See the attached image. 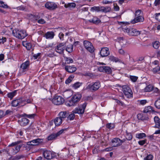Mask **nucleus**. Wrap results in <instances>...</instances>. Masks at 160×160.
<instances>
[{"label":"nucleus","instance_id":"obj_1","mask_svg":"<svg viewBox=\"0 0 160 160\" xmlns=\"http://www.w3.org/2000/svg\"><path fill=\"white\" fill-rule=\"evenodd\" d=\"M22 142V141L21 140L18 141L12 142L8 145V147H12L10 149L12 154L14 155L19 152L22 146V144H19Z\"/></svg>","mask_w":160,"mask_h":160},{"label":"nucleus","instance_id":"obj_2","mask_svg":"<svg viewBox=\"0 0 160 160\" xmlns=\"http://www.w3.org/2000/svg\"><path fill=\"white\" fill-rule=\"evenodd\" d=\"M81 97L82 95L80 94H77L73 96L70 100H68L66 102V105L69 107L76 105L77 104V102L81 98Z\"/></svg>","mask_w":160,"mask_h":160},{"label":"nucleus","instance_id":"obj_3","mask_svg":"<svg viewBox=\"0 0 160 160\" xmlns=\"http://www.w3.org/2000/svg\"><path fill=\"white\" fill-rule=\"evenodd\" d=\"M81 97L82 95L80 94H77L73 96L70 100H68L66 102V105L69 107L76 105L77 104V102L81 98Z\"/></svg>","mask_w":160,"mask_h":160},{"label":"nucleus","instance_id":"obj_4","mask_svg":"<svg viewBox=\"0 0 160 160\" xmlns=\"http://www.w3.org/2000/svg\"><path fill=\"white\" fill-rule=\"evenodd\" d=\"M12 34L14 37L21 39L24 38L28 35L26 31L19 30L17 29H14L13 31Z\"/></svg>","mask_w":160,"mask_h":160},{"label":"nucleus","instance_id":"obj_5","mask_svg":"<svg viewBox=\"0 0 160 160\" xmlns=\"http://www.w3.org/2000/svg\"><path fill=\"white\" fill-rule=\"evenodd\" d=\"M43 141V139L39 138L33 140L29 142H27V145L24 147L26 149L29 150L31 148V146L37 145L40 143L42 142Z\"/></svg>","mask_w":160,"mask_h":160},{"label":"nucleus","instance_id":"obj_6","mask_svg":"<svg viewBox=\"0 0 160 160\" xmlns=\"http://www.w3.org/2000/svg\"><path fill=\"white\" fill-rule=\"evenodd\" d=\"M26 104V100L23 98L14 99L12 101V105L13 107L18 106L21 107Z\"/></svg>","mask_w":160,"mask_h":160},{"label":"nucleus","instance_id":"obj_7","mask_svg":"<svg viewBox=\"0 0 160 160\" xmlns=\"http://www.w3.org/2000/svg\"><path fill=\"white\" fill-rule=\"evenodd\" d=\"M43 155L45 158L50 160L56 158L58 154L57 153L50 151L45 150L43 152Z\"/></svg>","mask_w":160,"mask_h":160},{"label":"nucleus","instance_id":"obj_8","mask_svg":"<svg viewBox=\"0 0 160 160\" xmlns=\"http://www.w3.org/2000/svg\"><path fill=\"white\" fill-rule=\"evenodd\" d=\"M122 91L125 96L128 98L132 97L133 92L131 89L127 85H123L122 86Z\"/></svg>","mask_w":160,"mask_h":160},{"label":"nucleus","instance_id":"obj_9","mask_svg":"<svg viewBox=\"0 0 160 160\" xmlns=\"http://www.w3.org/2000/svg\"><path fill=\"white\" fill-rule=\"evenodd\" d=\"M100 82L99 81L96 82L88 85L87 88L92 92L98 90L100 87Z\"/></svg>","mask_w":160,"mask_h":160},{"label":"nucleus","instance_id":"obj_10","mask_svg":"<svg viewBox=\"0 0 160 160\" xmlns=\"http://www.w3.org/2000/svg\"><path fill=\"white\" fill-rule=\"evenodd\" d=\"M44 7L47 9L51 11L55 10L58 8L57 3L50 1L46 2L44 4Z\"/></svg>","mask_w":160,"mask_h":160},{"label":"nucleus","instance_id":"obj_11","mask_svg":"<svg viewBox=\"0 0 160 160\" xmlns=\"http://www.w3.org/2000/svg\"><path fill=\"white\" fill-rule=\"evenodd\" d=\"M66 47V43L65 42L59 43L56 47L55 51L59 54H63Z\"/></svg>","mask_w":160,"mask_h":160},{"label":"nucleus","instance_id":"obj_12","mask_svg":"<svg viewBox=\"0 0 160 160\" xmlns=\"http://www.w3.org/2000/svg\"><path fill=\"white\" fill-rule=\"evenodd\" d=\"M52 102L56 105H61L64 102V99L61 96L55 95L52 100Z\"/></svg>","mask_w":160,"mask_h":160},{"label":"nucleus","instance_id":"obj_13","mask_svg":"<svg viewBox=\"0 0 160 160\" xmlns=\"http://www.w3.org/2000/svg\"><path fill=\"white\" fill-rule=\"evenodd\" d=\"M87 105V103L86 102H84L81 106L75 108L74 110L72 111V112L79 114H82L84 112L85 109Z\"/></svg>","mask_w":160,"mask_h":160},{"label":"nucleus","instance_id":"obj_14","mask_svg":"<svg viewBox=\"0 0 160 160\" xmlns=\"http://www.w3.org/2000/svg\"><path fill=\"white\" fill-rule=\"evenodd\" d=\"M83 44L85 48L89 52H92L94 51V48L91 42L88 41H84Z\"/></svg>","mask_w":160,"mask_h":160},{"label":"nucleus","instance_id":"obj_15","mask_svg":"<svg viewBox=\"0 0 160 160\" xmlns=\"http://www.w3.org/2000/svg\"><path fill=\"white\" fill-rule=\"evenodd\" d=\"M98 69L100 72H105L107 74H110L112 72L111 68L108 66H100L98 68Z\"/></svg>","mask_w":160,"mask_h":160},{"label":"nucleus","instance_id":"obj_16","mask_svg":"<svg viewBox=\"0 0 160 160\" xmlns=\"http://www.w3.org/2000/svg\"><path fill=\"white\" fill-rule=\"evenodd\" d=\"M144 20V18L143 16H138L135 17L134 19L131 21V23L132 24H134L138 22H142Z\"/></svg>","mask_w":160,"mask_h":160},{"label":"nucleus","instance_id":"obj_17","mask_svg":"<svg viewBox=\"0 0 160 160\" xmlns=\"http://www.w3.org/2000/svg\"><path fill=\"white\" fill-rule=\"evenodd\" d=\"M100 53L102 57H107L109 54V49L107 47L102 48H101Z\"/></svg>","mask_w":160,"mask_h":160},{"label":"nucleus","instance_id":"obj_18","mask_svg":"<svg viewBox=\"0 0 160 160\" xmlns=\"http://www.w3.org/2000/svg\"><path fill=\"white\" fill-rule=\"evenodd\" d=\"M120 139L116 138L113 139L111 141V145L112 147H116L121 145L120 143Z\"/></svg>","mask_w":160,"mask_h":160},{"label":"nucleus","instance_id":"obj_19","mask_svg":"<svg viewBox=\"0 0 160 160\" xmlns=\"http://www.w3.org/2000/svg\"><path fill=\"white\" fill-rule=\"evenodd\" d=\"M88 21L93 24L97 25L101 23V20L96 16L93 17V18L88 20Z\"/></svg>","mask_w":160,"mask_h":160},{"label":"nucleus","instance_id":"obj_20","mask_svg":"<svg viewBox=\"0 0 160 160\" xmlns=\"http://www.w3.org/2000/svg\"><path fill=\"white\" fill-rule=\"evenodd\" d=\"M65 70L68 72L71 73L75 72L77 68L72 66H67L65 67Z\"/></svg>","mask_w":160,"mask_h":160},{"label":"nucleus","instance_id":"obj_21","mask_svg":"<svg viewBox=\"0 0 160 160\" xmlns=\"http://www.w3.org/2000/svg\"><path fill=\"white\" fill-rule=\"evenodd\" d=\"M76 6V4L74 2L66 3L64 5V7L69 10H72Z\"/></svg>","mask_w":160,"mask_h":160},{"label":"nucleus","instance_id":"obj_22","mask_svg":"<svg viewBox=\"0 0 160 160\" xmlns=\"http://www.w3.org/2000/svg\"><path fill=\"white\" fill-rule=\"evenodd\" d=\"M55 34L52 31L47 32L45 34L44 37L47 39H52L53 38Z\"/></svg>","mask_w":160,"mask_h":160},{"label":"nucleus","instance_id":"obj_23","mask_svg":"<svg viewBox=\"0 0 160 160\" xmlns=\"http://www.w3.org/2000/svg\"><path fill=\"white\" fill-rule=\"evenodd\" d=\"M68 115V113L66 111H61L58 114L59 117L63 121L67 117Z\"/></svg>","mask_w":160,"mask_h":160},{"label":"nucleus","instance_id":"obj_24","mask_svg":"<svg viewBox=\"0 0 160 160\" xmlns=\"http://www.w3.org/2000/svg\"><path fill=\"white\" fill-rule=\"evenodd\" d=\"M129 35L133 36H137L141 33V31L137 30V29L134 28H131L130 31Z\"/></svg>","mask_w":160,"mask_h":160},{"label":"nucleus","instance_id":"obj_25","mask_svg":"<svg viewBox=\"0 0 160 160\" xmlns=\"http://www.w3.org/2000/svg\"><path fill=\"white\" fill-rule=\"evenodd\" d=\"M29 62L28 61H26L25 62L22 63L20 66L21 68L22 69V72H24L26 69L29 66Z\"/></svg>","mask_w":160,"mask_h":160},{"label":"nucleus","instance_id":"obj_26","mask_svg":"<svg viewBox=\"0 0 160 160\" xmlns=\"http://www.w3.org/2000/svg\"><path fill=\"white\" fill-rule=\"evenodd\" d=\"M154 122L155 123V125L154 128H160V119L158 116H155L154 118Z\"/></svg>","mask_w":160,"mask_h":160},{"label":"nucleus","instance_id":"obj_27","mask_svg":"<svg viewBox=\"0 0 160 160\" xmlns=\"http://www.w3.org/2000/svg\"><path fill=\"white\" fill-rule=\"evenodd\" d=\"M29 120L27 118H22L20 121V124L21 126H26L28 123Z\"/></svg>","mask_w":160,"mask_h":160},{"label":"nucleus","instance_id":"obj_28","mask_svg":"<svg viewBox=\"0 0 160 160\" xmlns=\"http://www.w3.org/2000/svg\"><path fill=\"white\" fill-rule=\"evenodd\" d=\"M154 111L153 107L151 106H148L145 107L143 112L144 113H150Z\"/></svg>","mask_w":160,"mask_h":160},{"label":"nucleus","instance_id":"obj_29","mask_svg":"<svg viewBox=\"0 0 160 160\" xmlns=\"http://www.w3.org/2000/svg\"><path fill=\"white\" fill-rule=\"evenodd\" d=\"M63 121L59 117L56 118L54 120L55 124L56 126L60 125Z\"/></svg>","mask_w":160,"mask_h":160},{"label":"nucleus","instance_id":"obj_30","mask_svg":"<svg viewBox=\"0 0 160 160\" xmlns=\"http://www.w3.org/2000/svg\"><path fill=\"white\" fill-rule=\"evenodd\" d=\"M111 8L109 7H101V12L105 13L109 12L111 11Z\"/></svg>","mask_w":160,"mask_h":160},{"label":"nucleus","instance_id":"obj_31","mask_svg":"<svg viewBox=\"0 0 160 160\" xmlns=\"http://www.w3.org/2000/svg\"><path fill=\"white\" fill-rule=\"evenodd\" d=\"M22 44L24 46L26 47L28 50H30L32 47V44L27 41L23 42H22Z\"/></svg>","mask_w":160,"mask_h":160},{"label":"nucleus","instance_id":"obj_32","mask_svg":"<svg viewBox=\"0 0 160 160\" xmlns=\"http://www.w3.org/2000/svg\"><path fill=\"white\" fill-rule=\"evenodd\" d=\"M65 49L69 53L73 51V45L71 44H69L66 47Z\"/></svg>","mask_w":160,"mask_h":160},{"label":"nucleus","instance_id":"obj_33","mask_svg":"<svg viewBox=\"0 0 160 160\" xmlns=\"http://www.w3.org/2000/svg\"><path fill=\"white\" fill-rule=\"evenodd\" d=\"M144 115L142 113H139L137 115V117L138 119L142 120H148V117H144Z\"/></svg>","mask_w":160,"mask_h":160},{"label":"nucleus","instance_id":"obj_34","mask_svg":"<svg viewBox=\"0 0 160 160\" xmlns=\"http://www.w3.org/2000/svg\"><path fill=\"white\" fill-rule=\"evenodd\" d=\"M57 137L55 133H53L48 136L47 137V139L48 141H51L55 139Z\"/></svg>","mask_w":160,"mask_h":160},{"label":"nucleus","instance_id":"obj_35","mask_svg":"<svg viewBox=\"0 0 160 160\" xmlns=\"http://www.w3.org/2000/svg\"><path fill=\"white\" fill-rule=\"evenodd\" d=\"M109 60L111 61L115 62H119L120 60L118 58L112 55L110 56L109 57Z\"/></svg>","mask_w":160,"mask_h":160},{"label":"nucleus","instance_id":"obj_36","mask_svg":"<svg viewBox=\"0 0 160 160\" xmlns=\"http://www.w3.org/2000/svg\"><path fill=\"white\" fill-rule=\"evenodd\" d=\"M152 45L154 49H158L160 46V42L159 41H156L152 43Z\"/></svg>","mask_w":160,"mask_h":160},{"label":"nucleus","instance_id":"obj_37","mask_svg":"<svg viewBox=\"0 0 160 160\" xmlns=\"http://www.w3.org/2000/svg\"><path fill=\"white\" fill-rule=\"evenodd\" d=\"M146 135L145 133H139L136 134V137L137 138L142 139L144 137H146Z\"/></svg>","mask_w":160,"mask_h":160},{"label":"nucleus","instance_id":"obj_38","mask_svg":"<svg viewBox=\"0 0 160 160\" xmlns=\"http://www.w3.org/2000/svg\"><path fill=\"white\" fill-rule=\"evenodd\" d=\"M153 89V87L151 85L147 86L144 89V91L145 92H150Z\"/></svg>","mask_w":160,"mask_h":160},{"label":"nucleus","instance_id":"obj_39","mask_svg":"<svg viewBox=\"0 0 160 160\" xmlns=\"http://www.w3.org/2000/svg\"><path fill=\"white\" fill-rule=\"evenodd\" d=\"M16 91H15L12 92H10L8 93L7 94V96L10 99H12V98L16 95Z\"/></svg>","mask_w":160,"mask_h":160},{"label":"nucleus","instance_id":"obj_40","mask_svg":"<svg viewBox=\"0 0 160 160\" xmlns=\"http://www.w3.org/2000/svg\"><path fill=\"white\" fill-rule=\"evenodd\" d=\"M126 138L127 140H131L132 138V136L131 133L128 132L127 131H126Z\"/></svg>","mask_w":160,"mask_h":160},{"label":"nucleus","instance_id":"obj_41","mask_svg":"<svg viewBox=\"0 0 160 160\" xmlns=\"http://www.w3.org/2000/svg\"><path fill=\"white\" fill-rule=\"evenodd\" d=\"M0 7L5 8H9V6L7 4H5L3 2L1 1H0Z\"/></svg>","mask_w":160,"mask_h":160},{"label":"nucleus","instance_id":"obj_42","mask_svg":"<svg viewBox=\"0 0 160 160\" xmlns=\"http://www.w3.org/2000/svg\"><path fill=\"white\" fill-rule=\"evenodd\" d=\"M74 113H75L72 112V113H71L70 114H68V115L67 117L68 119L70 121L73 120H74L75 118V115L74 114Z\"/></svg>","mask_w":160,"mask_h":160},{"label":"nucleus","instance_id":"obj_43","mask_svg":"<svg viewBox=\"0 0 160 160\" xmlns=\"http://www.w3.org/2000/svg\"><path fill=\"white\" fill-rule=\"evenodd\" d=\"M122 29L124 32L128 33L129 35V33H130V31L131 30V28H129L127 26L125 27L122 28Z\"/></svg>","mask_w":160,"mask_h":160},{"label":"nucleus","instance_id":"obj_44","mask_svg":"<svg viewBox=\"0 0 160 160\" xmlns=\"http://www.w3.org/2000/svg\"><path fill=\"white\" fill-rule=\"evenodd\" d=\"M100 9L101 7H93L91 8V10L93 12L94 11L97 12H101Z\"/></svg>","mask_w":160,"mask_h":160},{"label":"nucleus","instance_id":"obj_45","mask_svg":"<svg viewBox=\"0 0 160 160\" xmlns=\"http://www.w3.org/2000/svg\"><path fill=\"white\" fill-rule=\"evenodd\" d=\"M155 107L158 109H160V98L156 101L154 103Z\"/></svg>","mask_w":160,"mask_h":160},{"label":"nucleus","instance_id":"obj_46","mask_svg":"<svg viewBox=\"0 0 160 160\" xmlns=\"http://www.w3.org/2000/svg\"><path fill=\"white\" fill-rule=\"evenodd\" d=\"M65 60L67 64L72 63L73 62V59L70 57H66Z\"/></svg>","mask_w":160,"mask_h":160},{"label":"nucleus","instance_id":"obj_47","mask_svg":"<svg viewBox=\"0 0 160 160\" xmlns=\"http://www.w3.org/2000/svg\"><path fill=\"white\" fill-rule=\"evenodd\" d=\"M23 157V156L22 155H18L14 157L13 158H12V157L10 158H9V160H15V159L17 160H19L21 158H22Z\"/></svg>","mask_w":160,"mask_h":160},{"label":"nucleus","instance_id":"obj_48","mask_svg":"<svg viewBox=\"0 0 160 160\" xmlns=\"http://www.w3.org/2000/svg\"><path fill=\"white\" fill-rule=\"evenodd\" d=\"M106 127L109 129H112L115 127V125L113 123H109L106 125Z\"/></svg>","mask_w":160,"mask_h":160},{"label":"nucleus","instance_id":"obj_49","mask_svg":"<svg viewBox=\"0 0 160 160\" xmlns=\"http://www.w3.org/2000/svg\"><path fill=\"white\" fill-rule=\"evenodd\" d=\"M138 78V77L135 76L131 75L130 76V79L133 82H135L137 81Z\"/></svg>","mask_w":160,"mask_h":160},{"label":"nucleus","instance_id":"obj_50","mask_svg":"<svg viewBox=\"0 0 160 160\" xmlns=\"http://www.w3.org/2000/svg\"><path fill=\"white\" fill-rule=\"evenodd\" d=\"M160 70V67L158 66L153 68L152 69V71L154 73H156Z\"/></svg>","mask_w":160,"mask_h":160},{"label":"nucleus","instance_id":"obj_51","mask_svg":"<svg viewBox=\"0 0 160 160\" xmlns=\"http://www.w3.org/2000/svg\"><path fill=\"white\" fill-rule=\"evenodd\" d=\"M144 57L143 56L140 57L138 58V60H137V62L138 63H140L141 62H144Z\"/></svg>","mask_w":160,"mask_h":160},{"label":"nucleus","instance_id":"obj_52","mask_svg":"<svg viewBox=\"0 0 160 160\" xmlns=\"http://www.w3.org/2000/svg\"><path fill=\"white\" fill-rule=\"evenodd\" d=\"M81 85V83L79 82H77L72 85L73 87L75 89L78 88Z\"/></svg>","mask_w":160,"mask_h":160},{"label":"nucleus","instance_id":"obj_53","mask_svg":"<svg viewBox=\"0 0 160 160\" xmlns=\"http://www.w3.org/2000/svg\"><path fill=\"white\" fill-rule=\"evenodd\" d=\"M7 39L2 36L0 37V44H3L6 41Z\"/></svg>","mask_w":160,"mask_h":160},{"label":"nucleus","instance_id":"obj_54","mask_svg":"<svg viewBox=\"0 0 160 160\" xmlns=\"http://www.w3.org/2000/svg\"><path fill=\"white\" fill-rule=\"evenodd\" d=\"M153 158V156L151 154H149L144 158V160H152Z\"/></svg>","mask_w":160,"mask_h":160},{"label":"nucleus","instance_id":"obj_55","mask_svg":"<svg viewBox=\"0 0 160 160\" xmlns=\"http://www.w3.org/2000/svg\"><path fill=\"white\" fill-rule=\"evenodd\" d=\"M36 114H24V116L27 117V118H33Z\"/></svg>","mask_w":160,"mask_h":160},{"label":"nucleus","instance_id":"obj_56","mask_svg":"<svg viewBox=\"0 0 160 160\" xmlns=\"http://www.w3.org/2000/svg\"><path fill=\"white\" fill-rule=\"evenodd\" d=\"M114 9L115 11H118L119 10V7L117 3H114L113 4Z\"/></svg>","mask_w":160,"mask_h":160},{"label":"nucleus","instance_id":"obj_57","mask_svg":"<svg viewBox=\"0 0 160 160\" xmlns=\"http://www.w3.org/2000/svg\"><path fill=\"white\" fill-rule=\"evenodd\" d=\"M66 130V129H62L60 130L59 132L55 133L57 135V137L59 136L64 131Z\"/></svg>","mask_w":160,"mask_h":160},{"label":"nucleus","instance_id":"obj_58","mask_svg":"<svg viewBox=\"0 0 160 160\" xmlns=\"http://www.w3.org/2000/svg\"><path fill=\"white\" fill-rule=\"evenodd\" d=\"M141 11L140 10L138 9L137 10H136L135 13V17L141 16L140 15L141 13Z\"/></svg>","mask_w":160,"mask_h":160},{"label":"nucleus","instance_id":"obj_59","mask_svg":"<svg viewBox=\"0 0 160 160\" xmlns=\"http://www.w3.org/2000/svg\"><path fill=\"white\" fill-rule=\"evenodd\" d=\"M147 140L146 139L144 140L140 141L138 142V144L140 145H143L145 143H146Z\"/></svg>","mask_w":160,"mask_h":160},{"label":"nucleus","instance_id":"obj_60","mask_svg":"<svg viewBox=\"0 0 160 160\" xmlns=\"http://www.w3.org/2000/svg\"><path fill=\"white\" fill-rule=\"evenodd\" d=\"M37 22L38 23L41 24H43L46 23L45 21L43 19H41L38 20Z\"/></svg>","mask_w":160,"mask_h":160},{"label":"nucleus","instance_id":"obj_61","mask_svg":"<svg viewBox=\"0 0 160 160\" xmlns=\"http://www.w3.org/2000/svg\"><path fill=\"white\" fill-rule=\"evenodd\" d=\"M114 100H115L116 102L119 105H120L122 106L123 105L124 103L123 102H121L120 100H118L117 99H114Z\"/></svg>","mask_w":160,"mask_h":160},{"label":"nucleus","instance_id":"obj_62","mask_svg":"<svg viewBox=\"0 0 160 160\" xmlns=\"http://www.w3.org/2000/svg\"><path fill=\"white\" fill-rule=\"evenodd\" d=\"M12 113V112L9 110H8L6 111L5 113H4V116L6 115H11Z\"/></svg>","mask_w":160,"mask_h":160},{"label":"nucleus","instance_id":"obj_63","mask_svg":"<svg viewBox=\"0 0 160 160\" xmlns=\"http://www.w3.org/2000/svg\"><path fill=\"white\" fill-rule=\"evenodd\" d=\"M59 37L61 40H64V34L62 32H60L59 34Z\"/></svg>","mask_w":160,"mask_h":160},{"label":"nucleus","instance_id":"obj_64","mask_svg":"<svg viewBox=\"0 0 160 160\" xmlns=\"http://www.w3.org/2000/svg\"><path fill=\"white\" fill-rule=\"evenodd\" d=\"M156 19L160 22V13L156 14Z\"/></svg>","mask_w":160,"mask_h":160}]
</instances>
